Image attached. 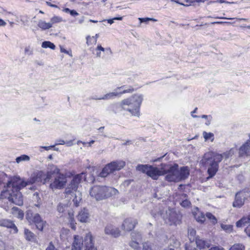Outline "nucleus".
<instances>
[{"label":"nucleus","instance_id":"7","mask_svg":"<svg viewBox=\"0 0 250 250\" xmlns=\"http://www.w3.org/2000/svg\"><path fill=\"white\" fill-rule=\"evenodd\" d=\"M165 223L169 225H176L179 223L181 215L174 208H168L161 213Z\"/></svg>","mask_w":250,"mask_h":250},{"label":"nucleus","instance_id":"21","mask_svg":"<svg viewBox=\"0 0 250 250\" xmlns=\"http://www.w3.org/2000/svg\"><path fill=\"white\" fill-rule=\"evenodd\" d=\"M109 164L114 172L116 170H119L123 168L125 165V163L123 161H117L112 162Z\"/></svg>","mask_w":250,"mask_h":250},{"label":"nucleus","instance_id":"47","mask_svg":"<svg viewBox=\"0 0 250 250\" xmlns=\"http://www.w3.org/2000/svg\"><path fill=\"white\" fill-rule=\"evenodd\" d=\"M187 199L188 197L186 194L182 193L178 195V199L180 204V202L182 201H184L185 200H187Z\"/></svg>","mask_w":250,"mask_h":250},{"label":"nucleus","instance_id":"48","mask_svg":"<svg viewBox=\"0 0 250 250\" xmlns=\"http://www.w3.org/2000/svg\"><path fill=\"white\" fill-rule=\"evenodd\" d=\"M45 250H59L57 248H55V246L53 244L52 242H50Z\"/></svg>","mask_w":250,"mask_h":250},{"label":"nucleus","instance_id":"53","mask_svg":"<svg viewBox=\"0 0 250 250\" xmlns=\"http://www.w3.org/2000/svg\"><path fill=\"white\" fill-rule=\"evenodd\" d=\"M186 250H198L195 248L191 245H189L187 246L186 247Z\"/></svg>","mask_w":250,"mask_h":250},{"label":"nucleus","instance_id":"45","mask_svg":"<svg viewBox=\"0 0 250 250\" xmlns=\"http://www.w3.org/2000/svg\"><path fill=\"white\" fill-rule=\"evenodd\" d=\"M62 21V19L58 17H54L52 18H51L50 23H51V27L52 26V25L57 22H59Z\"/></svg>","mask_w":250,"mask_h":250},{"label":"nucleus","instance_id":"15","mask_svg":"<svg viewBox=\"0 0 250 250\" xmlns=\"http://www.w3.org/2000/svg\"><path fill=\"white\" fill-rule=\"evenodd\" d=\"M137 224L136 219L133 218H127L125 219L122 225V229L125 231H131Z\"/></svg>","mask_w":250,"mask_h":250},{"label":"nucleus","instance_id":"22","mask_svg":"<svg viewBox=\"0 0 250 250\" xmlns=\"http://www.w3.org/2000/svg\"><path fill=\"white\" fill-rule=\"evenodd\" d=\"M197 247L200 249H205L210 247V243L208 241H205L199 238H196Z\"/></svg>","mask_w":250,"mask_h":250},{"label":"nucleus","instance_id":"11","mask_svg":"<svg viewBox=\"0 0 250 250\" xmlns=\"http://www.w3.org/2000/svg\"><path fill=\"white\" fill-rule=\"evenodd\" d=\"M147 175L153 180L158 179L160 176L164 175V164L161 165V168L150 166V168Z\"/></svg>","mask_w":250,"mask_h":250},{"label":"nucleus","instance_id":"17","mask_svg":"<svg viewBox=\"0 0 250 250\" xmlns=\"http://www.w3.org/2000/svg\"><path fill=\"white\" fill-rule=\"evenodd\" d=\"M32 221L35 224L37 228L40 230H42L45 222L42 219L40 215L36 213L33 216Z\"/></svg>","mask_w":250,"mask_h":250},{"label":"nucleus","instance_id":"14","mask_svg":"<svg viewBox=\"0 0 250 250\" xmlns=\"http://www.w3.org/2000/svg\"><path fill=\"white\" fill-rule=\"evenodd\" d=\"M104 232L106 234L111 235L114 237H118L121 234L119 229L111 224L107 225L104 229Z\"/></svg>","mask_w":250,"mask_h":250},{"label":"nucleus","instance_id":"2","mask_svg":"<svg viewBox=\"0 0 250 250\" xmlns=\"http://www.w3.org/2000/svg\"><path fill=\"white\" fill-rule=\"evenodd\" d=\"M236 151V148H231L229 151H227L223 154L210 152L206 153L202 161V163L208 167V172L209 177L211 178L215 175L218 170V164L222 160L223 158H229L232 156Z\"/></svg>","mask_w":250,"mask_h":250},{"label":"nucleus","instance_id":"37","mask_svg":"<svg viewBox=\"0 0 250 250\" xmlns=\"http://www.w3.org/2000/svg\"><path fill=\"white\" fill-rule=\"evenodd\" d=\"M131 239L141 241L142 239L141 234L139 232H132L131 233Z\"/></svg>","mask_w":250,"mask_h":250},{"label":"nucleus","instance_id":"44","mask_svg":"<svg viewBox=\"0 0 250 250\" xmlns=\"http://www.w3.org/2000/svg\"><path fill=\"white\" fill-rule=\"evenodd\" d=\"M180 204L184 208H188L191 205L190 202L188 200V199L185 200L184 201H182L180 202Z\"/></svg>","mask_w":250,"mask_h":250},{"label":"nucleus","instance_id":"23","mask_svg":"<svg viewBox=\"0 0 250 250\" xmlns=\"http://www.w3.org/2000/svg\"><path fill=\"white\" fill-rule=\"evenodd\" d=\"M68 223L70 227L75 230L76 228V222L74 218V211H68V214L67 215Z\"/></svg>","mask_w":250,"mask_h":250},{"label":"nucleus","instance_id":"27","mask_svg":"<svg viewBox=\"0 0 250 250\" xmlns=\"http://www.w3.org/2000/svg\"><path fill=\"white\" fill-rule=\"evenodd\" d=\"M150 166L147 165H139L136 167V169L138 171L142 172L144 173L147 174Z\"/></svg>","mask_w":250,"mask_h":250},{"label":"nucleus","instance_id":"38","mask_svg":"<svg viewBox=\"0 0 250 250\" xmlns=\"http://www.w3.org/2000/svg\"><path fill=\"white\" fill-rule=\"evenodd\" d=\"M138 20L140 21V23H145L146 24H148L149 21H152L153 22H156L157 21V20L150 18H139Z\"/></svg>","mask_w":250,"mask_h":250},{"label":"nucleus","instance_id":"29","mask_svg":"<svg viewBox=\"0 0 250 250\" xmlns=\"http://www.w3.org/2000/svg\"><path fill=\"white\" fill-rule=\"evenodd\" d=\"M249 223H250V221L248 220L247 216L243 217L236 222V225L237 227H242Z\"/></svg>","mask_w":250,"mask_h":250},{"label":"nucleus","instance_id":"57","mask_svg":"<svg viewBox=\"0 0 250 250\" xmlns=\"http://www.w3.org/2000/svg\"><path fill=\"white\" fill-rule=\"evenodd\" d=\"M245 231L247 234V235L250 237V225L248 226L245 229Z\"/></svg>","mask_w":250,"mask_h":250},{"label":"nucleus","instance_id":"9","mask_svg":"<svg viewBox=\"0 0 250 250\" xmlns=\"http://www.w3.org/2000/svg\"><path fill=\"white\" fill-rule=\"evenodd\" d=\"M143 100L142 95L134 94L131 97L125 99L121 101L120 105L121 107L127 105L130 107L139 108L142 104Z\"/></svg>","mask_w":250,"mask_h":250},{"label":"nucleus","instance_id":"18","mask_svg":"<svg viewBox=\"0 0 250 250\" xmlns=\"http://www.w3.org/2000/svg\"><path fill=\"white\" fill-rule=\"evenodd\" d=\"M0 226L6 227L7 228H12L14 229L15 232H18V229L14 223L11 220L6 219H0Z\"/></svg>","mask_w":250,"mask_h":250},{"label":"nucleus","instance_id":"32","mask_svg":"<svg viewBox=\"0 0 250 250\" xmlns=\"http://www.w3.org/2000/svg\"><path fill=\"white\" fill-rule=\"evenodd\" d=\"M245 246L240 243H237L233 245L229 249V250H245Z\"/></svg>","mask_w":250,"mask_h":250},{"label":"nucleus","instance_id":"12","mask_svg":"<svg viewBox=\"0 0 250 250\" xmlns=\"http://www.w3.org/2000/svg\"><path fill=\"white\" fill-rule=\"evenodd\" d=\"M83 239L79 235H74L71 246V250H84Z\"/></svg>","mask_w":250,"mask_h":250},{"label":"nucleus","instance_id":"59","mask_svg":"<svg viewBox=\"0 0 250 250\" xmlns=\"http://www.w3.org/2000/svg\"><path fill=\"white\" fill-rule=\"evenodd\" d=\"M96 50L97 51H100L103 52H104L105 51V49L104 47H103L101 45H98Z\"/></svg>","mask_w":250,"mask_h":250},{"label":"nucleus","instance_id":"3","mask_svg":"<svg viewBox=\"0 0 250 250\" xmlns=\"http://www.w3.org/2000/svg\"><path fill=\"white\" fill-rule=\"evenodd\" d=\"M164 175L165 179L168 182H179L187 179L189 175V170L188 167H179L178 164H164Z\"/></svg>","mask_w":250,"mask_h":250},{"label":"nucleus","instance_id":"36","mask_svg":"<svg viewBox=\"0 0 250 250\" xmlns=\"http://www.w3.org/2000/svg\"><path fill=\"white\" fill-rule=\"evenodd\" d=\"M42 47L44 48H50L52 49H55V45L49 41H45L42 43Z\"/></svg>","mask_w":250,"mask_h":250},{"label":"nucleus","instance_id":"62","mask_svg":"<svg viewBox=\"0 0 250 250\" xmlns=\"http://www.w3.org/2000/svg\"><path fill=\"white\" fill-rule=\"evenodd\" d=\"M179 246H180V242L178 241H176L174 242L173 247L174 248H178Z\"/></svg>","mask_w":250,"mask_h":250},{"label":"nucleus","instance_id":"26","mask_svg":"<svg viewBox=\"0 0 250 250\" xmlns=\"http://www.w3.org/2000/svg\"><path fill=\"white\" fill-rule=\"evenodd\" d=\"M113 171L111 167L110 164H108L105 166L103 169L102 172L100 173V176L102 177H106L109 173L113 172Z\"/></svg>","mask_w":250,"mask_h":250},{"label":"nucleus","instance_id":"49","mask_svg":"<svg viewBox=\"0 0 250 250\" xmlns=\"http://www.w3.org/2000/svg\"><path fill=\"white\" fill-rule=\"evenodd\" d=\"M134 91V88L132 86H129L128 88L124 90L122 92H119L121 95L126 93H132Z\"/></svg>","mask_w":250,"mask_h":250},{"label":"nucleus","instance_id":"6","mask_svg":"<svg viewBox=\"0 0 250 250\" xmlns=\"http://www.w3.org/2000/svg\"><path fill=\"white\" fill-rule=\"evenodd\" d=\"M53 167V172L56 173L57 175L50 184L49 188L53 190L62 189L67 183V178L64 174L60 173V169L57 167L54 166Z\"/></svg>","mask_w":250,"mask_h":250},{"label":"nucleus","instance_id":"8","mask_svg":"<svg viewBox=\"0 0 250 250\" xmlns=\"http://www.w3.org/2000/svg\"><path fill=\"white\" fill-rule=\"evenodd\" d=\"M51 178V173H45L42 171H37L34 172L29 179H28L29 185L35 183H42L44 184L48 182Z\"/></svg>","mask_w":250,"mask_h":250},{"label":"nucleus","instance_id":"42","mask_svg":"<svg viewBox=\"0 0 250 250\" xmlns=\"http://www.w3.org/2000/svg\"><path fill=\"white\" fill-rule=\"evenodd\" d=\"M139 242L137 240L131 239V241L130 242L129 245L134 250H137L139 248Z\"/></svg>","mask_w":250,"mask_h":250},{"label":"nucleus","instance_id":"24","mask_svg":"<svg viewBox=\"0 0 250 250\" xmlns=\"http://www.w3.org/2000/svg\"><path fill=\"white\" fill-rule=\"evenodd\" d=\"M121 96V93L117 92H112L108 93L102 97H101L100 99L103 100H109L114 99L116 97H119Z\"/></svg>","mask_w":250,"mask_h":250},{"label":"nucleus","instance_id":"1","mask_svg":"<svg viewBox=\"0 0 250 250\" xmlns=\"http://www.w3.org/2000/svg\"><path fill=\"white\" fill-rule=\"evenodd\" d=\"M29 185L28 181L20 176H16L10 178L5 189L0 194L1 199H7L10 202L18 205H23V197L20 190Z\"/></svg>","mask_w":250,"mask_h":250},{"label":"nucleus","instance_id":"60","mask_svg":"<svg viewBox=\"0 0 250 250\" xmlns=\"http://www.w3.org/2000/svg\"><path fill=\"white\" fill-rule=\"evenodd\" d=\"M65 144H66V145L67 146H70L73 145V141L70 140V141H66V142H65Z\"/></svg>","mask_w":250,"mask_h":250},{"label":"nucleus","instance_id":"4","mask_svg":"<svg viewBox=\"0 0 250 250\" xmlns=\"http://www.w3.org/2000/svg\"><path fill=\"white\" fill-rule=\"evenodd\" d=\"M86 179L85 173L82 172L75 176L71 180L70 183L66 188L64 192L65 196L67 198H73L74 204L76 207L79 206L80 203L82 200V194L78 191V185L82 181Z\"/></svg>","mask_w":250,"mask_h":250},{"label":"nucleus","instance_id":"19","mask_svg":"<svg viewBox=\"0 0 250 250\" xmlns=\"http://www.w3.org/2000/svg\"><path fill=\"white\" fill-rule=\"evenodd\" d=\"M57 210L59 213H65V212H67L68 214V211L73 210L70 209L69 207L68 202L60 203L57 206Z\"/></svg>","mask_w":250,"mask_h":250},{"label":"nucleus","instance_id":"54","mask_svg":"<svg viewBox=\"0 0 250 250\" xmlns=\"http://www.w3.org/2000/svg\"><path fill=\"white\" fill-rule=\"evenodd\" d=\"M208 250H225L224 248L217 246H215L211 248Z\"/></svg>","mask_w":250,"mask_h":250},{"label":"nucleus","instance_id":"43","mask_svg":"<svg viewBox=\"0 0 250 250\" xmlns=\"http://www.w3.org/2000/svg\"><path fill=\"white\" fill-rule=\"evenodd\" d=\"M221 228L227 232H230L232 230V226L230 225L221 224Z\"/></svg>","mask_w":250,"mask_h":250},{"label":"nucleus","instance_id":"56","mask_svg":"<svg viewBox=\"0 0 250 250\" xmlns=\"http://www.w3.org/2000/svg\"><path fill=\"white\" fill-rule=\"evenodd\" d=\"M55 147V146H40V148H43L45 150H49V149H50L51 148H53Z\"/></svg>","mask_w":250,"mask_h":250},{"label":"nucleus","instance_id":"25","mask_svg":"<svg viewBox=\"0 0 250 250\" xmlns=\"http://www.w3.org/2000/svg\"><path fill=\"white\" fill-rule=\"evenodd\" d=\"M11 213L15 217L20 219H22L24 217L23 211L17 207H13L11 209Z\"/></svg>","mask_w":250,"mask_h":250},{"label":"nucleus","instance_id":"20","mask_svg":"<svg viewBox=\"0 0 250 250\" xmlns=\"http://www.w3.org/2000/svg\"><path fill=\"white\" fill-rule=\"evenodd\" d=\"M239 154L241 156L244 155H250V141L244 144L239 149Z\"/></svg>","mask_w":250,"mask_h":250},{"label":"nucleus","instance_id":"52","mask_svg":"<svg viewBox=\"0 0 250 250\" xmlns=\"http://www.w3.org/2000/svg\"><path fill=\"white\" fill-rule=\"evenodd\" d=\"M64 144H65V142L64 140H59L56 141V143L55 144V145L54 146H55L60 145H64Z\"/></svg>","mask_w":250,"mask_h":250},{"label":"nucleus","instance_id":"41","mask_svg":"<svg viewBox=\"0 0 250 250\" xmlns=\"http://www.w3.org/2000/svg\"><path fill=\"white\" fill-rule=\"evenodd\" d=\"M206 217L210 220L213 224H215L217 222L216 217L211 213L208 212L206 213Z\"/></svg>","mask_w":250,"mask_h":250},{"label":"nucleus","instance_id":"40","mask_svg":"<svg viewBox=\"0 0 250 250\" xmlns=\"http://www.w3.org/2000/svg\"><path fill=\"white\" fill-rule=\"evenodd\" d=\"M126 115L127 116L139 117L140 115L139 110H126Z\"/></svg>","mask_w":250,"mask_h":250},{"label":"nucleus","instance_id":"51","mask_svg":"<svg viewBox=\"0 0 250 250\" xmlns=\"http://www.w3.org/2000/svg\"><path fill=\"white\" fill-rule=\"evenodd\" d=\"M122 19H123V17H115V18H114L112 19H109V20H107V22L109 24H112L114 22V20H120V21H121V20H122Z\"/></svg>","mask_w":250,"mask_h":250},{"label":"nucleus","instance_id":"33","mask_svg":"<svg viewBox=\"0 0 250 250\" xmlns=\"http://www.w3.org/2000/svg\"><path fill=\"white\" fill-rule=\"evenodd\" d=\"M143 250H156V248L153 244L146 242L143 244Z\"/></svg>","mask_w":250,"mask_h":250},{"label":"nucleus","instance_id":"55","mask_svg":"<svg viewBox=\"0 0 250 250\" xmlns=\"http://www.w3.org/2000/svg\"><path fill=\"white\" fill-rule=\"evenodd\" d=\"M72 16H77L79 15V13L74 10H71V12L69 13Z\"/></svg>","mask_w":250,"mask_h":250},{"label":"nucleus","instance_id":"5","mask_svg":"<svg viewBox=\"0 0 250 250\" xmlns=\"http://www.w3.org/2000/svg\"><path fill=\"white\" fill-rule=\"evenodd\" d=\"M118 191L115 188L104 186H94L89 191L90 196L97 201L102 200L116 195Z\"/></svg>","mask_w":250,"mask_h":250},{"label":"nucleus","instance_id":"34","mask_svg":"<svg viewBox=\"0 0 250 250\" xmlns=\"http://www.w3.org/2000/svg\"><path fill=\"white\" fill-rule=\"evenodd\" d=\"M70 234V231L69 229H63L60 234L61 238L62 240H65L67 239V236Z\"/></svg>","mask_w":250,"mask_h":250},{"label":"nucleus","instance_id":"16","mask_svg":"<svg viewBox=\"0 0 250 250\" xmlns=\"http://www.w3.org/2000/svg\"><path fill=\"white\" fill-rule=\"evenodd\" d=\"M89 217L90 215L88 210L85 208L81 209L77 216L78 221L82 223H86L88 222L89 219Z\"/></svg>","mask_w":250,"mask_h":250},{"label":"nucleus","instance_id":"31","mask_svg":"<svg viewBox=\"0 0 250 250\" xmlns=\"http://www.w3.org/2000/svg\"><path fill=\"white\" fill-rule=\"evenodd\" d=\"M195 218L197 221L201 223H203L206 220L205 215L202 212L196 213L195 214Z\"/></svg>","mask_w":250,"mask_h":250},{"label":"nucleus","instance_id":"35","mask_svg":"<svg viewBox=\"0 0 250 250\" xmlns=\"http://www.w3.org/2000/svg\"><path fill=\"white\" fill-rule=\"evenodd\" d=\"M30 160V157L26 155H21V156L18 157L16 159V161L17 163H20L22 161H28Z\"/></svg>","mask_w":250,"mask_h":250},{"label":"nucleus","instance_id":"28","mask_svg":"<svg viewBox=\"0 0 250 250\" xmlns=\"http://www.w3.org/2000/svg\"><path fill=\"white\" fill-rule=\"evenodd\" d=\"M38 26L43 30L49 29L51 27V23L49 22H46L43 21H40L38 24Z\"/></svg>","mask_w":250,"mask_h":250},{"label":"nucleus","instance_id":"30","mask_svg":"<svg viewBox=\"0 0 250 250\" xmlns=\"http://www.w3.org/2000/svg\"><path fill=\"white\" fill-rule=\"evenodd\" d=\"M24 235L26 239L28 241H31L34 239V233L28 229H24Z\"/></svg>","mask_w":250,"mask_h":250},{"label":"nucleus","instance_id":"64","mask_svg":"<svg viewBox=\"0 0 250 250\" xmlns=\"http://www.w3.org/2000/svg\"><path fill=\"white\" fill-rule=\"evenodd\" d=\"M99 34H96L95 36H93L92 37V38H95V41H94V43L95 44L96 43V42H97V38H99Z\"/></svg>","mask_w":250,"mask_h":250},{"label":"nucleus","instance_id":"13","mask_svg":"<svg viewBox=\"0 0 250 250\" xmlns=\"http://www.w3.org/2000/svg\"><path fill=\"white\" fill-rule=\"evenodd\" d=\"M85 249L84 250H97L94 245V238L90 233L86 234L84 240Z\"/></svg>","mask_w":250,"mask_h":250},{"label":"nucleus","instance_id":"63","mask_svg":"<svg viewBox=\"0 0 250 250\" xmlns=\"http://www.w3.org/2000/svg\"><path fill=\"white\" fill-rule=\"evenodd\" d=\"M6 23L2 20L0 19V26H5Z\"/></svg>","mask_w":250,"mask_h":250},{"label":"nucleus","instance_id":"46","mask_svg":"<svg viewBox=\"0 0 250 250\" xmlns=\"http://www.w3.org/2000/svg\"><path fill=\"white\" fill-rule=\"evenodd\" d=\"M33 198L34 200H36L38 202V204H35V206H36L37 207H39L41 204V199L39 197V194L38 193H34Z\"/></svg>","mask_w":250,"mask_h":250},{"label":"nucleus","instance_id":"50","mask_svg":"<svg viewBox=\"0 0 250 250\" xmlns=\"http://www.w3.org/2000/svg\"><path fill=\"white\" fill-rule=\"evenodd\" d=\"M24 52L25 53L28 55H31L33 54V51L29 46L25 48Z\"/></svg>","mask_w":250,"mask_h":250},{"label":"nucleus","instance_id":"61","mask_svg":"<svg viewBox=\"0 0 250 250\" xmlns=\"http://www.w3.org/2000/svg\"><path fill=\"white\" fill-rule=\"evenodd\" d=\"M91 39V38L90 37V36H87V37H86V44H87V45H90L91 44V41H90V39Z\"/></svg>","mask_w":250,"mask_h":250},{"label":"nucleus","instance_id":"39","mask_svg":"<svg viewBox=\"0 0 250 250\" xmlns=\"http://www.w3.org/2000/svg\"><path fill=\"white\" fill-rule=\"evenodd\" d=\"M203 135L206 141L208 140H211V141H213L214 140V135L212 133H208L204 131L203 132Z\"/></svg>","mask_w":250,"mask_h":250},{"label":"nucleus","instance_id":"58","mask_svg":"<svg viewBox=\"0 0 250 250\" xmlns=\"http://www.w3.org/2000/svg\"><path fill=\"white\" fill-rule=\"evenodd\" d=\"M0 250H5V244L2 241L0 242Z\"/></svg>","mask_w":250,"mask_h":250},{"label":"nucleus","instance_id":"10","mask_svg":"<svg viewBox=\"0 0 250 250\" xmlns=\"http://www.w3.org/2000/svg\"><path fill=\"white\" fill-rule=\"evenodd\" d=\"M249 192L246 191H241L236 193L234 201L232 206L234 208H241L244 204L245 199L247 198Z\"/></svg>","mask_w":250,"mask_h":250}]
</instances>
